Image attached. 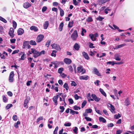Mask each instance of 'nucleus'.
Wrapping results in <instances>:
<instances>
[{
	"label": "nucleus",
	"instance_id": "f257e3e1",
	"mask_svg": "<svg viewBox=\"0 0 134 134\" xmlns=\"http://www.w3.org/2000/svg\"><path fill=\"white\" fill-rule=\"evenodd\" d=\"M31 50H32V52L33 53V56L35 58H36L42 54H45V51L44 50L39 52L32 48L31 49Z\"/></svg>",
	"mask_w": 134,
	"mask_h": 134
},
{
	"label": "nucleus",
	"instance_id": "f03ea898",
	"mask_svg": "<svg viewBox=\"0 0 134 134\" xmlns=\"http://www.w3.org/2000/svg\"><path fill=\"white\" fill-rule=\"evenodd\" d=\"M78 37V35L77 31L76 30H74L73 33L71 35V37L72 39L74 41L76 40Z\"/></svg>",
	"mask_w": 134,
	"mask_h": 134
},
{
	"label": "nucleus",
	"instance_id": "7ed1b4c3",
	"mask_svg": "<svg viewBox=\"0 0 134 134\" xmlns=\"http://www.w3.org/2000/svg\"><path fill=\"white\" fill-rule=\"evenodd\" d=\"M14 71L11 72L10 74L9 78V81L10 82H13L14 80Z\"/></svg>",
	"mask_w": 134,
	"mask_h": 134
},
{
	"label": "nucleus",
	"instance_id": "20e7f679",
	"mask_svg": "<svg viewBox=\"0 0 134 134\" xmlns=\"http://www.w3.org/2000/svg\"><path fill=\"white\" fill-rule=\"evenodd\" d=\"M30 48L31 46L29 45V41H26L24 42L23 45V48L29 49Z\"/></svg>",
	"mask_w": 134,
	"mask_h": 134
},
{
	"label": "nucleus",
	"instance_id": "39448f33",
	"mask_svg": "<svg viewBox=\"0 0 134 134\" xmlns=\"http://www.w3.org/2000/svg\"><path fill=\"white\" fill-rule=\"evenodd\" d=\"M44 36L42 34L38 35L36 41L37 42H40L44 38Z\"/></svg>",
	"mask_w": 134,
	"mask_h": 134
},
{
	"label": "nucleus",
	"instance_id": "423d86ee",
	"mask_svg": "<svg viewBox=\"0 0 134 134\" xmlns=\"http://www.w3.org/2000/svg\"><path fill=\"white\" fill-rule=\"evenodd\" d=\"M53 49H54L58 51H60L61 49L59 46L56 44H53L51 45Z\"/></svg>",
	"mask_w": 134,
	"mask_h": 134
},
{
	"label": "nucleus",
	"instance_id": "0eeeda50",
	"mask_svg": "<svg viewBox=\"0 0 134 134\" xmlns=\"http://www.w3.org/2000/svg\"><path fill=\"white\" fill-rule=\"evenodd\" d=\"M77 72L78 73H81L82 74H84L86 72V70L85 69H83L81 66H80L77 68Z\"/></svg>",
	"mask_w": 134,
	"mask_h": 134
},
{
	"label": "nucleus",
	"instance_id": "6e6552de",
	"mask_svg": "<svg viewBox=\"0 0 134 134\" xmlns=\"http://www.w3.org/2000/svg\"><path fill=\"white\" fill-rule=\"evenodd\" d=\"M23 7L25 8H27L31 6V4L28 2H26L24 3Z\"/></svg>",
	"mask_w": 134,
	"mask_h": 134
},
{
	"label": "nucleus",
	"instance_id": "1a4fd4ad",
	"mask_svg": "<svg viewBox=\"0 0 134 134\" xmlns=\"http://www.w3.org/2000/svg\"><path fill=\"white\" fill-rule=\"evenodd\" d=\"M14 31V29L13 28L11 27L10 28L9 34L12 37H13L14 36V34H13Z\"/></svg>",
	"mask_w": 134,
	"mask_h": 134
},
{
	"label": "nucleus",
	"instance_id": "9d476101",
	"mask_svg": "<svg viewBox=\"0 0 134 134\" xmlns=\"http://www.w3.org/2000/svg\"><path fill=\"white\" fill-rule=\"evenodd\" d=\"M58 98V95L54 96L53 98V100L54 103V105L56 106L58 104L57 99Z\"/></svg>",
	"mask_w": 134,
	"mask_h": 134
},
{
	"label": "nucleus",
	"instance_id": "9b49d317",
	"mask_svg": "<svg viewBox=\"0 0 134 134\" xmlns=\"http://www.w3.org/2000/svg\"><path fill=\"white\" fill-rule=\"evenodd\" d=\"M91 96L93 98L96 102H98L100 100V98H98L97 96L94 94H92Z\"/></svg>",
	"mask_w": 134,
	"mask_h": 134
},
{
	"label": "nucleus",
	"instance_id": "f8f14e48",
	"mask_svg": "<svg viewBox=\"0 0 134 134\" xmlns=\"http://www.w3.org/2000/svg\"><path fill=\"white\" fill-rule=\"evenodd\" d=\"M120 57L121 56L119 54L116 53L114 55V59L116 60L120 61L121 59Z\"/></svg>",
	"mask_w": 134,
	"mask_h": 134
},
{
	"label": "nucleus",
	"instance_id": "ddd939ff",
	"mask_svg": "<svg viewBox=\"0 0 134 134\" xmlns=\"http://www.w3.org/2000/svg\"><path fill=\"white\" fill-rule=\"evenodd\" d=\"M93 72L96 75H97L98 76H100L101 75L99 72L98 70L96 68H94L93 69Z\"/></svg>",
	"mask_w": 134,
	"mask_h": 134
},
{
	"label": "nucleus",
	"instance_id": "4468645a",
	"mask_svg": "<svg viewBox=\"0 0 134 134\" xmlns=\"http://www.w3.org/2000/svg\"><path fill=\"white\" fill-rule=\"evenodd\" d=\"M30 100V98L28 97L25 100L24 104V107H26L27 108H28V106L27 105V104L28 103Z\"/></svg>",
	"mask_w": 134,
	"mask_h": 134
},
{
	"label": "nucleus",
	"instance_id": "2eb2a0df",
	"mask_svg": "<svg viewBox=\"0 0 134 134\" xmlns=\"http://www.w3.org/2000/svg\"><path fill=\"white\" fill-rule=\"evenodd\" d=\"M83 56L86 59L88 60L90 58L88 54L85 52H83L82 53Z\"/></svg>",
	"mask_w": 134,
	"mask_h": 134
},
{
	"label": "nucleus",
	"instance_id": "dca6fc26",
	"mask_svg": "<svg viewBox=\"0 0 134 134\" xmlns=\"http://www.w3.org/2000/svg\"><path fill=\"white\" fill-rule=\"evenodd\" d=\"M108 106L110 108V109L112 113H113L114 112V111L115 110V108L113 105L110 104H108Z\"/></svg>",
	"mask_w": 134,
	"mask_h": 134
},
{
	"label": "nucleus",
	"instance_id": "f3484780",
	"mask_svg": "<svg viewBox=\"0 0 134 134\" xmlns=\"http://www.w3.org/2000/svg\"><path fill=\"white\" fill-rule=\"evenodd\" d=\"M110 0H98V3L99 5H102Z\"/></svg>",
	"mask_w": 134,
	"mask_h": 134
},
{
	"label": "nucleus",
	"instance_id": "a211bd4d",
	"mask_svg": "<svg viewBox=\"0 0 134 134\" xmlns=\"http://www.w3.org/2000/svg\"><path fill=\"white\" fill-rule=\"evenodd\" d=\"M64 61L66 64H70L71 62V61L70 59L67 58L64 59Z\"/></svg>",
	"mask_w": 134,
	"mask_h": 134
},
{
	"label": "nucleus",
	"instance_id": "6ab92c4d",
	"mask_svg": "<svg viewBox=\"0 0 134 134\" xmlns=\"http://www.w3.org/2000/svg\"><path fill=\"white\" fill-rule=\"evenodd\" d=\"M24 31L22 29L19 28L18 30V35H21L24 33Z\"/></svg>",
	"mask_w": 134,
	"mask_h": 134
},
{
	"label": "nucleus",
	"instance_id": "aec40b11",
	"mask_svg": "<svg viewBox=\"0 0 134 134\" xmlns=\"http://www.w3.org/2000/svg\"><path fill=\"white\" fill-rule=\"evenodd\" d=\"M79 79L80 80H87L88 79V76L87 75L82 76L79 77Z\"/></svg>",
	"mask_w": 134,
	"mask_h": 134
},
{
	"label": "nucleus",
	"instance_id": "412c9836",
	"mask_svg": "<svg viewBox=\"0 0 134 134\" xmlns=\"http://www.w3.org/2000/svg\"><path fill=\"white\" fill-rule=\"evenodd\" d=\"M89 36L92 41H96V38L94 37L93 34H90Z\"/></svg>",
	"mask_w": 134,
	"mask_h": 134
},
{
	"label": "nucleus",
	"instance_id": "4be33fe9",
	"mask_svg": "<svg viewBox=\"0 0 134 134\" xmlns=\"http://www.w3.org/2000/svg\"><path fill=\"white\" fill-rule=\"evenodd\" d=\"M30 29L31 30H34V31H37L38 30L37 27L34 26H32L30 28Z\"/></svg>",
	"mask_w": 134,
	"mask_h": 134
},
{
	"label": "nucleus",
	"instance_id": "5701e85b",
	"mask_svg": "<svg viewBox=\"0 0 134 134\" xmlns=\"http://www.w3.org/2000/svg\"><path fill=\"white\" fill-rule=\"evenodd\" d=\"M49 25L48 21H46L43 24V28L44 29H47Z\"/></svg>",
	"mask_w": 134,
	"mask_h": 134
},
{
	"label": "nucleus",
	"instance_id": "b1692460",
	"mask_svg": "<svg viewBox=\"0 0 134 134\" xmlns=\"http://www.w3.org/2000/svg\"><path fill=\"white\" fill-rule=\"evenodd\" d=\"M74 47L75 49L76 50L78 51L80 48V46L77 43H76L75 44Z\"/></svg>",
	"mask_w": 134,
	"mask_h": 134
},
{
	"label": "nucleus",
	"instance_id": "393cba45",
	"mask_svg": "<svg viewBox=\"0 0 134 134\" xmlns=\"http://www.w3.org/2000/svg\"><path fill=\"white\" fill-rule=\"evenodd\" d=\"M100 92H101V94L103 95L104 96L106 97L107 96V95L106 93L103 90L102 88H100L99 89Z\"/></svg>",
	"mask_w": 134,
	"mask_h": 134
},
{
	"label": "nucleus",
	"instance_id": "a878e982",
	"mask_svg": "<svg viewBox=\"0 0 134 134\" xmlns=\"http://www.w3.org/2000/svg\"><path fill=\"white\" fill-rule=\"evenodd\" d=\"M99 120L100 121L102 122L103 123H105L106 122V120L102 117L99 118Z\"/></svg>",
	"mask_w": 134,
	"mask_h": 134
},
{
	"label": "nucleus",
	"instance_id": "bb28decb",
	"mask_svg": "<svg viewBox=\"0 0 134 134\" xmlns=\"http://www.w3.org/2000/svg\"><path fill=\"white\" fill-rule=\"evenodd\" d=\"M59 8L60 10V16H63L64 14V11L63 10L60 8V7H59Z\"/></svg>",
	"mask_w": 134,
	"mask_h": 134
},
{
	"label": "nucleus",
	"instance_id": "cd10ccee",
	"mask_svg": "<svg viewBox=\"0 0 134 134\" xmlns=\"http://www.w3.org/2000/svg\"><path fill=\"white\" fill-rule=\"evenodd\" d=\"M70 113L71 114L73 115H74L75 114H77L79 113L78 111H75L71 109H70Z\"/></svg>",
	"mask_w": 134,
	"mask_h": 134
},
{
	"label": "nucleus",
	"instance_id": "c85d7f7f",
	"mask_svg": "<svg viewBox=\"0 0 134 134\" xmlns=\"http://www.w3.org/2000/svg\"><path fill=\"white\" fill-rule=\"evenodd\" d=\"M63 26V23H61L60 24L59 28V30L60 31H61L62 30Z\"/></svg>",
	"mask_w": 134,
	"mask_h": 134
},
{
	"label": "nucleus",
	"instance_id": "c756f323",
	"mask_svg": "<svg viewBox=\"0 0 134 134\" xmlns=\"http://www.w3.org/2000/svg\"><path fill=\"white\" fill-rule=\"evenodd\" d=\"M21 53L22 54V55L21 57L19 59V60H24L25 59L24 57L25 55V54L24 52H21Z\"/></svg>",
	"mask_w": 134,
	"mask_h": 134
},
{
	"label": "nucleus",
	"instance_id": "7c9ffc66",
	"mask_svg": "<svg viewBox=\"0 0 134 134\" xmlns=\"http://www.w3.org/2000/svg\"><path fill=\"white\" fill-rule=\"evenodd\" d=\"M63 87L65 88L67 92H68V91L69 89V87L68 84L66 83H65L63 85Z\"/></svg>",
	"mask_w": 134,
	"mask_h": 134
},
{
	"label": "nucleus",
	"instance_id": "2f4dec72",
	"mask_svg": "<svg viewBox=\"0 0 134 134\" xmlns=\"http://www.w3.org/2000/svg\"><path fill=\"white\" fill-rule=\"evenodd\" d=\"M125 105L126 106H128L130 104V101L128 98H127L125 101Z\"/></svg>",
	"mask_w": 134,
	"mask_h": 134
},
{
	"label": "nucleus",
	"instance_id": "473e14b6",
	"mask_svg": "<svg viewBox=\"0 0 134 134\" xmlns=\"http://www.w3.org/2000/svg\"><path fill=\"white\" fill-rule=\"evenodd\" d=\"M73 109L74 110H77L81 109V107H80L77 106L76 105H75L73 107Z\"/></svg>",
	"mask_w": 134,
	"mask_h": 134
},
{
	"label": "nucleus",
	"instance_id": "72a5a7b5",
	"mask_svg": "<svg viewBox=\"0 0 134 134\" xmlns=\"http://www.w3.org/2000/svg\"><path fill=\"white\" fill-rule=\"evenodd\" d=\"M30 44L33 45H36V42L33 40H31L30 42Z\"/></svg>",
	"mask_w": 134,
	"mask_h": 134
},
{
	"label": "nucleus",
	"instance_id": "f704fd0d",
	"mask_svg": "<svg viewBox=\"0 0 134 134\" xmlns=\"http://www.w3.org/2000/svg\"><path fill=\"white\" fill-rule=\"evenodd\" d=\"M73 23L74 22L73 21L69 22L68 24V27H72L73 26Z\"/></svg>",
	"mask_w": 134,
	"mask_h": 134
},
{
	"label": "nucleus",
	"instance_id": "c9c22d12",
	"mask_svg": "<svg viewBox=\"0 0 134 134\" xmlns=\"http://www.w3.org/2000/svg\"><path fill=\"white\" fill-rule=\"evenodd\" d=\"M57 52V51L55 50H53V51L52 53L51 54V55L52 56H54V57H55L56 56V55L55 53Z\"/></svg>",
	"mask_w": 134,
	"mask_h": 134
},
{
	"label": "nucleus",
	"instance_id": "e433bc0d",
	"mask_svg": "<svg viewBox=\"0 0 134 134\" xmlns=\"http://www.w3.org/2000/svg\"><path fill=\"white\" fill-rule=\"evenodd\" d=\"M0 20L2 21L4 23H7V20L4 18L0 16Z\"/></svg>",
	"mask_w": 134,
	"mask_h": 134
},
{
	"label": "nucleus",
	"instance_id": "4c0bfd02",
	"mask_svg": "<svg viewBox=\"0 0 134 134\" xmlns=\"http://www.w3.org/2000/svg\"><path fill=\"white\" fill-rule=\"evenodd\" d=\"M85 111L87 113H91L92 111V110L90 108H89L86 109Z\"/></svg>",
	"mask_w": 134,
	"mask_h": 134
},
{
	"label": "nucleus",
	"instance_id": "58836bf2",
	"mask_svg": "<svg viewBox=\"0 0 134 134\" xmlns=\"http://www.w3.org/2000/svg\"><path fill=\"white\" fill-rule=\"evenodd\" d=\"M114 118L116 119H118L121 117L120 115V114H116L114 115Z\"/></svg>",
	"mask_w": 134,
	"mask_h": 134
},
{
	"label": "nucleus",
	"instance_id": "ea45409f",
	"mask_svg": "<svg viewBox=\"0 0 134 134\" xmlns=\"http://www.w3.org/2000/svg\"><path fill=\"white\" fill-rule=\"evenodd\" d=\"M13 27L14 29H15L17 26V23L14 21H13Z\"/></svg>",
	"mask_w": 134,
	"mask_h": 134
},
{
	"label": "nucleus",
	"instance_id": "a19ab883",
	"mask_svg": "<svg viewBox=\"0 0 134 134\" xmlns=\"http://www.w3.org/2000/svg\"><path fill=\"white\" fill-rule=\"evenodd\" d=\"M78 130V128L76 127H74V129H73V131L74 132L75 134H77V131Z\"/></svg>",
	"mask_w": 134,
	"mask_h": 134
},
{
	"label": "nucleus",
	"instance_id": "79ce46f5",
	"mask_svg": "<svg viewBox=\"0 0 134 134\" xmlns=\"http://www.w3.org/2000/svg\"><path fill=\"white\" fill-rule=\"evenodd\" d=\"M64 70V69L63 68H61L59 69L58 70V72L59 73H61Z\"/></svg>",
	"mask_w": 134,
	"mask_h": 134
},
{
	"label": "nucleus",
	"instance_id": "37998d69",
	"mask_svg": "<svg viewBox=\"0 0 134 134\" xmlns=\"http://www.w3.org/2000/svg\"><path fill=\"white\" fill-rule=\"evenodd\" d=\"M2 97L3 101L4 102H7V100L5 96L4 95H3Z\"/></svg>",
	"mask_w": 134,
	"mask_h": 134
},
{
	"label": "nucleus",
	"instance_id": "c03bdc74",
	"mask_svg": "<svg viewBox=\"0 0 134 134\" xmlns=\"http://www.w3.org/2000/svg\"><path fill=\"white\" fill-rule=\"evenodd\" d=\"M115 62L114 61H109L107 62L106 64H111L112 65H114Z\"/></svg>",
	"mask_w": 134,
	"mask_h": 134
},
{
	"label": "nucleus",
	"instance_id": "a18cd8bd",
	"mask_svg": "<svg viewBox=\"0 0 134 134\" xmlns=\"http://www.w3.org/2000/svg\"><path fill=\"white\" fill-rule=\"evenodd\" d=\"M74 97L76 100H77L79 98H81V97L78 96L77 94H75L74 96Z\"/></svg>",
	"mask_w": 134,
	"mask_h": 134
},
{
	"label": "nucleus",
	"instance_id": "49530a36",
	"mask_svg": "<svg viewBox=\"0 0 134 134\" xmlns=\"http://www.w3.org/2000/svg\"><path fill=\"white\" fill-rule=\"evenodd\" d=\"M12 118L14 120L16 121L17 120V116L16 115H13Z\"/></svg>",
	"mask_w": 134,
	"mask_h": 134
},
{
	"label": "nucleus",
	"instance_id": "de8ad7c7",
	"mask_svg": "<svg viewBox=\"0 0 134 134\" xmlns=\"http://www.w3.org/2000/svg\"><path fill=\"white\" fill-rule=\"evenodd\" d=\"M86 21L88 22H91L93 21V19L91 17H90L86 19Z\"/></svg>",
	"mask_w": 134,
	"mask_h": 134
},
{
	"label": "nucleus",
	"instance_id": "09e8293b",
	"mask_svg": "<svg viewBox=\"0 0 134 134\" xmlns=\"http://www.w3.org/2000/svg\"><path fill=\"white\" fill-rule=\"evenodd\" d=\"M51 40H48V41H47V42L46 44H45V45L47 46V47H48L49 45H50V43H51Z\"/></svg>",
	"mask_w": 134,
	"mask_h": 134
},
{
	"label": "nucleus",
	"instance_id": "8fccbe9b",
	"mask_svg": "<svg viewBox=\"0 0 134 134\" xmlns=\"http://www.w3.org/2000/svg\"><path fill=\"white\" fill-rule=\"evenodd\" d=\"M87 103L86 101L84 100L83 101V102L82 104L81 107L83 108L86 105Z\"/></svg>",
	"mask_w": 134,
	"mask_h": 134
},
{
	"label": "nucleus",
	"instance_id": "3c124183",
	"mask_svg": "<svg viewBox=\"0 0 134 134\" xmlns=\"http://www.w3.org/2000/svg\"><path fill=\"white\" fill-rule=\"evenodd\" d=\"M104 19V18H103L101 17L100 16H99V17L97 18H96V19L97 20H99L100 21H102Z\"/></svg>",
	"mask_w": 134,
	"mask_h": 134
},
{
	"label": "nucleus",
	"instance_id": "603ef678",
	"mask_svg": "<svg viewBox=\"0 0 134 134\" xmlns=\"http://www.w3.org/2000/svg\"><path fill=\"white\" fill-rule=\"evenodd\" d=\"M59 108L61 110L60 111V112L63 113L65 109L64 108L63 106H60Z\"/></svg>",
	"mask_w": 134,
	"mask_h": 134
},
{
	"label": "nucleus",
	"instance_id": "864d4df0",
	"mask_svg": "<svg viewBox=\"0 0 134 134\" xmlns=\"http://www.w3.org/2000/svg\"><path fill=\"white\" fill-rule=\"evenodd\" d=\"M12 106V104H8L6 106V108L7 110L9 109Z\"/></svg>",
	"mask_w": 134,
	"mask_h": 134
},
{
	"label": "nucleus",
	"instance_id": "5fc2aeb1",
	"mask_svg": "<svg viewBox=\"0 0 134 134\" xmlns=\"http://www.w3.org/2000/svg\"><path fill=\"white\" fill-rule=\"evenodd\" d=\"M71 123H67L64 124V125L66 127L70 126H71Z\"/></svg>",
	"mask_w": 134,
	"mask_h": 134
},
{
	"label": "nucleus",
	"instance_id": "6e6d98bb",
	"mask_svg": "<svg viewBox=\"0 0 134 134\" xmlns=\"http://www.w3.org/2000/svg\"><path fill=\"white\" fill-rule=\"evenodd\" d=\"M89 43V47L91 48H95V47L93 46V44L91 42Z\"/></svg>",
	"mask_w": 134,
	"mask_h": 134
},
{
	"label": "nucleus",
	"instance_id": "4d7b16f0",
	"mask_svg": "<svg viewBox=\"0 0 134 134\" xmlns=\"http://www.w3.org/2000/svg\"><path fill=\"white\" fill-rule=\"evenodd\" d=\"M73 1V4L75 5H78L79 2H78L77 1V0H72Z\"/></svg>",
	"mask_w": 134,
	"mask_h": 134
},
{
	"label": "nucleus",
	"instance_id": "13d9d810",
	"mask_svg": "<svg viewBox=\"0 0 134 134\" xmlns=\"http://www.w3.org/2000/svg\"><path fill=\"white\" fill-rule=\"evenodd\" d=\"M52 64L54 65L55 68H57L58 67L57 64H58V62H52Z\"/></svg>",
	"mask_w": 134,
	"mask_h": 134
},
{
	"label": "nucleus",
	"instance_id": "bf43d9fd",
	"mask_svg": "<svg viewBox=\"0 0 134 134\" xmlns=\"http://www.w3.org/2000/svg\"><path fill=\"white\" fill-rule=\"evenodd\" d=\"M43 119V117L42 116H40L39 118H38L36 122L37 123H38L40 120H42Z\"/></svg>",
	"mask_w": 134,
	"mask_h": 134
},
{
	"label": "nucleus",
	"instance_id": "052dcab7",
	"mask_svg": "<svg viewBox=\"0 0 134 134\" xmlns=\"http://www.w3.org/2000/svg\"><path fill=\"white\" fill-rule=\"evenodd\" d=\"M85 118L87 121H92V119L89 117L85 116Z\"/></svg>",
	"mask_w": 134,
	"mask_h": 134
},
{
	"label": "nucleus",
	"instance_id": "680f3d73",
	"mask_svg": "<svg viewBox=\"0 0 134 134\" xmlns=\"http://www.w3.org/2000/svg\"><path fill=\"white\" fill-rule=\"evenodd\" d=\"M69 101L70 104H72L74 103V101L71 98H70L68 99Z\"/></svg>",
	"mask_w": 134,
	"mask_h": 134
},
{
	"label": "nucleus",
	"instance_id": "e2e57ef3",
	"mask_svg": "<svg viewBox=\"0 0 134 134\" xmlns=\"http://www.w3.org/2000/svg\"><path fill=\"white\" fill-rule=\"evenodd\" d=\"M71 85L72 86H77V85L75 82L74 81H72Z\"/></svg>",
	"mask_w": 134,
	"mask_h": 134
},
{
	"label": "nucleus",
	"instance_id": "0e129e2a",
	"mask_svg": "<svg viewBox=\"0 0 134 134\" xmlns=\"http://www.w3.org/2000/svg\"><path fill=\"white\" fill-rule=\"evenodd\" d=\"M69 70L71 72H72L73 71V68L71 66H68Z\"/></svg>",
	"mask_w": 134,
	"mask_h": 134
},
{
	"label": "nucleus",
	"instance_id": "69168bd1",
	"mask_svg": "<svg viewBox=\"0 0 134 134\" xmlns=\"http://www.w3.org/2000/svg\"><path fill=\"white\" fill-rule=\"evenodd\" d=\"M114 124L113 123H110L108 124L107 125V126L108 127H113L114 126Z\"/></svg>",
	"mask_w": 134,
	"mask_h": 134
},
{
	"label": "nucleus",
	"instance_id": "338daca9",
	"mask_svg": "<svg viewBox=\"0 0 134 134\" xmlns=\"http://www.w3.org/2000/svg\"><path fill=\"white\" fill-rule=\"evenodd\" d=\"M126 45L125 44H122L119 45H118L117 46H118V48H119L121 47H124Z\"/></svg>",
	"mask_w": 134,
	"mask_h": 134
},
{
	"label": "nucleus",
	"instance_id": "774afa93",
	"mask_svg": "<svg viewBox=\"0 0 134 134\" xmlns=\"http://www.w3.org/2000/svg\"><path fill=\"white\" fill-rule=\"evenodd\" d=\"M47 7H43L42 8V12H43L46 11L47 9Z\"/></svg>",
	"mask_w": 134,
	"mask_h": 134
}]
</instances>
